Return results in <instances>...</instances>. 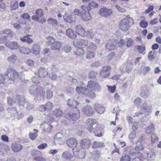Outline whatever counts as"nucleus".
Here are the masks:
<instances>
[{
  "label": "nucleus",
  "mask_w": 161,
  "mask_h": 161,
  "mask_svg": "<svg viewBox=\"0 0 161 161\" xmlns=\"http://www.w3.org/2000/svg\"><path fill=\"white\" fill-rule=\"evenodd\" d=\"M86 123L88 126L87 129L89 132L93 133L95 136L98 137L102 136V134L101 133L97 134L96 133L97 125L95 119H89L87 120Z\"/></svg>",
  "instance_id": "obj_1"
},
{
  "label": "nucleus",
  "mask_w": 161,
  "mask_h": 161,
  "mask_svg": "<svg viewBox=\"0 0 161 161\" xmlns=\"http://www.w3.org/2000/svg\"><path fill=\"white\" fill-rule=\"evenodd\" d=\"M134 24L132 18L127 15L126 18L123 19L119 23V28L123 31H126Z\"/></svg>",
  "instance_id": "obj_2"
},
{
  "label": "nucleus",
  "mask_w": 161,
  "mask_h": 161,
  "mask_svg": "<svg viewBox=\"0 0 161 161\" xmlns=\"http://www.w3.org/2000/svg\"><path fill=\"white\" fill-rule=\"evenodd\" d=\"M46 42L50 46L51 50H53L59 49L62 46V43L59 41H56V39L52 36H48L46 38Z\"/></svg>",
  "instance_id": "obj_3"
},
{
  "label": "nucleus",
  "mask_w": 161,
  "mask_h": 161,
  "mask_svg": "<svg viewBox=\"0 0 161 161\" xmlns=\"http://www.w3.org/2000/svg\"><path fill=\"white\" fill-rule=\"evenodd\" d=\"M75 90L79 94H83L92 98H95L96 97V94L92 90H89L86 87L77 86Z\"/></svg>",
  "instance_id": "obj_4"
},
{
  "label": "nucleus",
  "mask_w": 161,
  "mask_h": 161,
  "mask_svg": "<svg viewBox=\"0 0 161 161\" xmlns=\"http://www.w3.org/2000/svg\"><path fill=\"white\" fill-rule=\"evenodd\" d=\"M5 75H7L8 77L7 79L6 80L8 81V84L14 82V81L17 80L19 77L18 73L15 70L11 69H8Z\"/></svg>",
  "instance_id": "obj_5"
},
{
  "label": "nucleus",
  "mask_w": 161,
  "mask_h": 161,
  "mask_svg": "<svg viewBox=\"0 0 161 161\" xmlns=\"http://www.w3.org/2000/svg\"><path fill=\"white\" fill-rule=\"evenodd\" d=\"M82 9L81 18L85 21L90 20L92 19V16L90 13L91 9L88 6L83 5L81 6Z\"/></svg>",
  "instance_id": "obj_6"
},
{
  "label": "nucleus",
  "mask_w": 161,
  "mask_h": 161,
  "mask_svg": "<svg viewBox=\"0 0 161 161\" xmlns=\"http://www.w3.org/2000/svg\"><path fill=\"white\" fill-rule=\"evenodd\" d=\"M86 86L90 88L91 90L93 91L100 92L102 89V86L97 82L91 80L89 81L87 83Z\"/></svg>",
  "instance_id": "obj_7"
},
{
  "label": "nucleus",
  "mask_w": 161,
  "mask_h": 161,
  "mask_svg": "<svg viewBox=\"0 0 161 161\" xmlns=\"http://www.w3.org/2000/svg\"><path fill=\"white\" fill-rule=\"evenodd\" d=\"M75 112H70L66 115L65 116V118L68 120L73 121L78 120L80 117L79 109L77 108H75Z\"/></svg>",
  "instance_id": "obj_8"
},
{
  "label": "nucleus",
  "mask_w": 161,
  "mask_h": 161,
  "mask_svg": "<svg viewBox=\"0 0 161 161\" xmlns=\"http://www.w3.org/2000/svg\"><path fill=\"white\" fill-rule=\"evenodd\" d=\"M112 13L111 9L105 7L101 8L98 11L99 14L101 16L105 17L110 16L112 14Z\"/></svg>",
  "instance_id": "obj_9"
},
{
  "label": "nucleus",
  "mask_w": 161,
  "mask_h": 161,
  "mask_svg": "<svg viewBox=\"0 0 161 161\" xmlns=\"http://www.w3.org/2000/svg\"><path fill=\"white\" fill-rule=\"evenodd\" d=\"M5 46L12 50H17L20 47L19 43L16 41H8L5 42Z\"/></svg>",
  "instance_id": "obj_10"
},
{
  "label": "nucleus",
  "mask_w": 161,
  "mask_h": 161,
  "mask_svg": "<svg viewBox=\"0 0 161 161\" xmlns=\"http://www.w3.org/2000/svg\"><path fill=\"white\" fill-rule=\"evenodd\" d=\"M74 156L80 158H84L85 157L86 151L85 149L81 148L80 150L77 148L76 149L73 151Z\"/></svg>",
  "instance_id": "obj_11"
},
{
  "label": "nucleus",
  "mask_w": 161,
  "mask_h": 161,
  "mask_svg": "<svg viewBox=\"0 0 161 161\" xmlns=\"http://www.w3.org/2000/svg\"><path fill=\"white\" fill-rule=\"evenodd\" d=\"M117 41L116 39L109 40L106 45V48L109 50H114L117 47Z\"/></svg>",
  "instance_id": "obj_12"
},
{
  "label": "nucleus",
  "mask_w": 161,
  "mask_h": 161,
  "mask_svg": "<svg viewBox=\"0 0 161 161\" xmlns=\"http://www.w3.org/2000/svg\"><path fill=\"white\" fill-rule=\"evenodd\" d=\"M66 144L69 147L72 148L73 150H76L78 147V143L76 140L73 138H70L66 141Z\"/></svg>",
  "instance_id": "obj_13"
},
{
  "label": "nucleus",
  "mask_w": 161,
  "mask_h": 161,
  "mask_svg": "<svg viewBox=\"0 0 161 161\" xmlns=\"http://www.w3.org/2000/svg\"><path fill=\"white\" fill-rule=\"evenodd\" d=\"M53 105V103L50 102L47 103L45 105H41L39 107L40 110L42 112L48 111L52 109Z\"/></svg>",
  "instance_id": "obj_14"
},
{
  "label": "nucleus",
  "mask_w": 161,
  "mask_h": 161,
  "mask_svg": "<svg viewBox=\"0 0 161 161\" xmlns=\"http://www.w3.org/2000/svg\"><path fill=\"white\" fill-rule=\"evenodd\" d=\"M88 44V41L86 40H75L74 42V45L76 47H80L82 46L83 47H86Z\"/></svg>",
  "instance_id": "obj_15"
},
{
  "label": "nucleus",
  "mask_w": 161,
  "mask_h": 161,
  "mask_svg": "<svg viewBox=\"0 0 161 161\" xmlns=\"http://www.w3.org/2000/svg\"><path fill=\"white\" fill-rule=\"evenodd\" d=\"M82 111L86 115L90 116L94 113L93 108L90 106L86 105L82 108Z\"/></svg>",
  "instance_id": "obj_16"
},
{
  "label": "nucleus",
  "mask_w": 161,
  "mask_h": 161,
  "mask_svg": "<svg viewBox=\"0 0 161 161\" xmlns=\"http://www.w3.org/2000/svg\"><path fill=\"white\" fill-rule=\"evenodd\" d=\"M63 17L64 20L69 23L74 22L75 20V18L73 14H68L66 12Z\"/></svg>",
  "instance_id": "obj_17"
},
{
  "label": "nucleus",
  "mask_w": 161,
  "mask_h": 161,
  "mask_svg": "<svg viewBox=\"0 0 161 161\" xmlns=\"http://www.w3.org/2000/svg\"><path fill=\"white\" fill-rule=\"evenodd\" d=\"M110 68L109 66H104L100 72V74L102 77L105 78L108 77L110 75L109 70Z\"/></svg>",
  "instance_id": "obj_18"
},
{
  "label": "nucleus",
  "mask_w": 161,
  "mask_h": 161,
  "mask_svg": "<svg viewBox=\"0 0 161 161\" xmlns=\"http://www.w3.org/2000/svg\"><path fill=\"white\" fill-rule=\"evenodd\" d=\"M35 74H37L40 77H44L48 75V72L44 67H41L38 69L37 72H35Z\"/></svg>",
  "instance_id": "obj_19"
},
{
  "label": "nucleus",
  "mask_w": 161,
  "mask_h": 161,
  "mask_svg": "<svg viewBox=\"0 0 161 161\" xmlns=\"http://www.w3.org/2000/svg\"><path fill=\"white\" fill-rule=\"evenodd\" d=\"M81 147L83 149L88 148L91 145V141L90 140L85 139L82 140L80 142Z\"/></svg>",
  "instance_id": "obj_20"
},
{
  "label": "nucleus",
  "mask_w": 161,
  "mask_h": 161,
  "mask_svg": "<svg viewBox=\"0 0 161 161\" xmlns=\"http://www.w3.org/2000/svg\"><path fill=\"white\" fill-rule=\"evenodd\" d=\"M52 126L45 122L42 124L40 125V127L43 129V130L46 132L50 134L51 132Z\"/></svg>",
  "instance_id": "obj_21"
},
{
  "label": "nucleus",
  "mask_w": 161,
  "mask_h": 161,
  "mask_svg": "<svg viewBox=\"0 0 161 161\" xmlns=\"http://www.w3.org/2000/svg\"><path fill=\"white\" fill-rule=\"evenodd\" d=\"M16 102L18 104L19 106H23L25 105L27 102L25 101V99L24 97L19 95H17L15 97Z\"/></svg>",
  "instance_id": "obj_22"
},
{
  "label": "nucleus",
  "mask_w": 161,
  "mask_h": 161,
  "mask_svg": "<svg viewBox=\"0 0 161 161\" xmlns=\"http://www.w3.org/2000/svg\"><path fill=\"white\" fill-rule=\"evenodd\" d=\"M94 107L97 113L99 114H103L106 110L105 108L100 104H95Z\"/></svg>",
  "instance_id": "obj_23"
},
{
  "label": "nucleus",
  "mask_w": 161,
  "mask_h": 161,
  "mask_svg": "<svg viewBox=\"0 0 161 161\" xmlns=\"http://www.w3.org/2000/svg\"><path fill=\"white\" fill-rule=\"evenodd\" d=\"M141 96L144 98H147L149 95V89L146 86H144L141 88Z\"/></svg>",
  "instance_id": "obj_24"
},
{
  "label": "nucleus",
  "mask_w": 161,
  "mask_h": 161,
  "mask_svg": "<svg viewBox=\"0 0 161 161\" xmlns=\"http://www.w3.org/2000/svg\"><path fill=\"white\" fill-rule=\"evenodd\" d=\"M36 96H41L43 99L45 96L44 89L41 86H38Z\"/></svg>",
  "instance_id": "obj_25"
},
{
  "label": "nucleus",
  "mask_w": 161,
  "mask_h": 161,
  "mask_svg": "<svg viewBox=\"0 0 161 161\" xmlns=\"http://www.w3.org/2000/svg\"><path fill=\"white\" fill-rule=\"evenodd\" d=\"M141 110L144 113L145 115L148 114L150 113V107L147 105V103L146 102H144L141 106Z\"/></svg>",
  "instance_id": "obj_26"
},
{
  "label": "nucleus",
  "mask_w": 161,
  "mask_h": 161,
  "mask_svg": "<svg viewBox=\"0 0 161 161\" xmlns=\"http://www.w3.org/2000/svg\"><path fill=\"white\" fill-rule=\"evenodd\" d=\"M12 150L15 152L20 151L23 148L22 146L19 143H14L11 145Z\"/></svg>",
  "instance_id": "obj_27"
},
{
  "label": "nucleus",
  "mask_w": 161,
  "mask_h": 161,
  "mask_svg": "<svg viewBox=\"0 0 161 161\" xmlns=\"http://www.w3.org/2000/svg\"><path fill=\"white\" fill-rule=\"evenodd\" d=\"M67 104L70 106H76L75 108H80L82 106L80 104L73 99H69L67 102Z\"/></svg>",
  "instance_id": "obj_28"
},
{
  "label": "nucleus",
  "mask_w": 161,
  "mask_h": 161,
  "mask_svg": "<svg viewBox=\"0 0 161 161\" xmlns=\"http://www.w3.org/2000/svg\"><path fill=\"white\" fill-rule=\"evenodd\" d=\"M73 157V155L72 153L69 151H66L62 154V158L65 160H70L72 159Z\"/></svg>",
  "instance_id": "obj_29"
},
{
  "label": "nucleus",
  "mask_w": 161,
  "mask_h": 161,
  "mask_svg": "<svg viewBox=\"0 0 161 161\" xmlns=\"http://www.w3.org/2000/svg\"><path fill=\"white\" fill-rule=\"evenodd\" d=\"M31 36L29 35H26L20 38V40L22 42H26L28 44H30L32 43L33 42V40L32 38L30 37Z\"/></svg>",
  "instance_id": "obj_30"
},
{
  "label": "nucleus",
  "mask_w": 161,
  "mask_h": 161,
  "mask_svg": "<svg viewBox=\"0 0 161 161\" xmlns=\"http://www.w3.org/2000/svg\"><path fill=\"white\" fill-rule=\"evenodd\" d=\"M66 35L69 37L74 39L77 36L76 33L70 29H68L66 31Z\"/></svg>",
  "instance_id": "obj_31"
},
{
  "label": "nucleus",
  "mask_w": 161,
  "mask_h": 161,
  "mask_svg": "<svg viewBox=\"0 0 161 161\" xmlns=\"http://www.w3.org/2000/svg\"><path fill=\"white\" fill-rule=\"evenodd\" d=\"M8 112L14 116L18 115V112L15 107H9L7 108Z\"/></svg>",
  "instance_id": "obj_32"
},
{
  "label": "nucleus",
  "mask_w": 161,
  "mask_h": 161,
  "mask_svg": "<svg viewBox=\"0 0 161 161\" xmlns=\"http://www.w3.org/2000/svg\"><path fill=\"white\" fill-rule=\"evenodd\" d=\"M76 34L77 33L80 36H83L85 33V31L83 27L80 25H78L76 26Z\"/></svg>",
  "instance_id": "obj_33"
},
{
  "label": "nucleus",
  "mask_w": 161,
  "mask_h": 161,
  "mask_svg": "<svg viewBox=\"0 0 161 161\" xmlns=\"http://www.w3.org/2000/svg\"><path fill=\"white\" fill-rule=\"evenodd\" d=\"M38 86L34 85L31 86L29 88V92L30 93L34 96H36V91Z\"/></svg>",
  "instance_id": "obj_34"
},
{
  "label": "nucleus",
  "mask_w": 161,
  "mask_h": 161,
  "mask_svg": "<svg viewBox=\"0 0 161 161\" xmlns=\"http://www.w3.org/2000/svg\"><path fill=\"white\" fill-rule=\"evenodd\" d=\"M31 51L35 54H38L40 51L39 45L37 44H34L31 49Z\"/></svg>",
  "instance_id": "obj_35"
},
{
  "label": "nucleus",
  "mask_w": 161,
  "mask_h": 161,
  "mask_svg": "<svg viewBox=\"0 0 161 161\" xmlns=\"http://www.w3.org/2000/svg\"><path fill=\"white\" fill-rule=\"evenodd\" d=\"M63 136L62 134L61 133H58L54 136V138L55 142L60 144L59 142H62V138Z\"/></svg>",
  "instance_id": "obj_36"
},
{
  "label": "nucleus",
  "mask_w": 161,
  "mask_h": 161,
  "mask_svg": "<svg viewBox=\"0 0 161 161\" xmlns=\"http://www.w3.org/2000/svg\"><path fill=\"white\" fill-rule=\"evenodd\" d=\"M7 61L10 63H14L17 60V57L15 54L11 55L7 59Z\"/></svg>",
  "instance_id": "obj_37"
},
{
  "label": "nucleus",
  "mask_w": 161,
  "mask_h": 161,
  "mask_svg": "<svg viewBox=\"0 0 161 161\" xmlns=\"http://www.w3.org/2000/svg\"><path fill=\"white\" fill-rule=\"evenodd\" d=\"M154 131V124L151 123L150 126H148L146 130V133L147 134L153 133Z\"/></svg>",
  "instance_id": "obj_38"
},
{
  "label": "nucleus",
  "mask_w": 161,
  "mask_h": 161,
  "mask_svg": "<svg viewBox=\"0 0 161 161\" xmlns=\"http://www.w3.org/2000/svg\"><path fill=\"white\" fill-rule=\"evenodd\" d=\"M53 116L57 117H60L62 115V110L60 108L54 109L53 111Z\"/></svg>",
  "instance_id": "obj_39"
},
{
  "label": "nucleus",
  "mask_w": 161,
  "mask_h": 161,
  "mask_svg": "<svg viewBox=\"0 0 161 161\" xmlns=\"http://www.w3.org/2000/svg\"><path fill=\"white\" fill-rule=\"evenodd\" d=\"M78 47V48L75 51V54L76 55L81 56L84 54L85 51L82 48L80 47Z\"/></svg>",
  "instance_id": "obj_40"
},
{
  "label": "nucleus",
  "mask_w": 161,
  "mask_h": 161,
  "mask_svg": "<svg viewBox=\"0 0 161 161\" xmlns=\"http://www.w3.org/2000/svg\"><path fill=\"white\" fill-rule=\"evenodd\" d=\"M47 21L49 24L52 25L55 27H56V25H58V22L56 19L49 18L48 19Z\"/></svg>",
  "instance_id": "obj_41"
},
{
  "label": "nucleus",
  "mask_w": 161,
  "mask_h": 161,
  "mask_svg": "<svg viewBox=\"0 0 161 161\" xmlns=\"http://www.w3.org/2000/svg\"><path fill=\"white\" fill-rule=\"evenodd\" d=\"M136 48L138 49V52L139 53L142 54L143 55H144L145 52V46L144 45H137L136 46Z\"/></svg>",
  "instance_id": "obj_42"
},
{
  "label": "nucleus",
  "mask_w": 161,
  "mask_h": 161,
  "mask_svg": "<svg viewBox=\"0 0 161 161\" xmlns=\"http://www.w3.org/2000/svg\"><path fill=\"white\" fill-rule=\"evenodd\" d=\"M104 146L103 143L98 142H94L92 143V148H97L103 147Z\"/></svg>",
  "instance_id": "obj_43"
},
{
  "label": "nucleus",
  "mask_w": 161,
  "mask_h": 161,
  "mask_svg": "<svg viewBox=\"0 0 161 161\" xmlns=\"http://www.w3.org/2000/svg\"><path fill=\"white\" fill-rule=\"evenodd\" d=\"M147 157L148 159L153 158L155 156V151L153 149H151L147 153Z\"/></svg>",
  "instance_id": "obj_44"
},
{
  "label": "nucleus",
  "mask_w": 161,
  "mask_h": 161,
  "mask_svg": "<svg viewBox=\"0 0 161 161\" xmlns=\"http://www.w3.org/2000/svg\"><path fill=\"white\" fill-rule=\"evenodd\" d=\"M97 48V46L96 44L93 42L89 43L87 47V49L91 50H94Z\"/></svg>",
  "instance_id": "obj_45"
},
{
  "label": "nucleus",
  "mask_w": 161,
  "mask_h": 161,
  "mask_svg": "<svg viewBox=\"0 0 161 161\" xmlns=\"http://www.w3.org/2000/svg\"><path fill=\"white\" fill-rule=\"evenodd\" d=\"M19 52L22 53L28 54L30 52L29 48L26 47H21L19 49Z\"/></svg>",
  "instance_id": "obj_46"
},
{
  "label": "nucleus",
  "mask_w": 161,
  "mask_h": 161,
  "mask_svg": "<svg viewBox=\"0 0 161 161\" xmlns=\"http://www.w3.org/2000/svg\"><path fill=\"white\" fill-rule=\"evenodd\" d=\"M97 73L94 71H92L88 74V78L90 79H94L97 75Z\"/></svg>",
  "instance_id": "obj_47"
},
{
  "label": "nucleus",
  "mask_w": 161,
  "mask_h": 161,
  "mask_svg": "<svg viewBox=\"0 0 161 161\" xmlns=\"http://www.w3.org/2000/svg\"><path fill=\"white\" fill-rule=\"evenodd\" d=\"M34 131L36 132L35 133H32L31 132H30L29 134L30 138L32 140H34L37 136V133L38 132V130L36 129H34Z\"/></svg>",
  "instance_id": "obj_48"
},
{
  "label": "nucleus",
  "mask_w": 161,
  "mask_h": 161,
  "mask_svg": "<svg viewBox=\"0 0 161 161\" xmlns=\"http://www.w3.org/2000/svg\"><path fill=\"white\" fill-rule=\"evenodd\" d=\"M3 34L8 35L9 36H12L14 34V33L10 29H4L3 30Z\"/></svg>",
  "instance_id": "obj_49"
},
{
  "label": "nucleus",
  "mask_w": 161,
  "mask_h": 161,
  "mask_svg": "<svg viewBox=\"0 0 161 161\" xmlns=\"http://www.w3.org/2000/svg\"><path fill=\"white\" fill-rule=\"evenodd\" d=\"M10 6L11 7V10L13 11L17 9L18 7V3L17 2H12L11 3Z\"/></svg>",
  "instance_id": "obj_50"
},
{
  "label": "nucleus",
  "mask_w": 161,
  "mask_h": 161,
  "mask_svg": "<svg viewBox=\"0 0 161 161\" xmlns=\"http://www.w3.org/2000/svg\"><path fill=\"white\" fill-rule=\"evenodd\" d=\"M127 42L126 44V46L128 47H130L133 44L134 42L133 39L130 38H126Z\"/></svg>",
  "instance_id": "obj_51"
},
{
  "label": "nucleus",
  "mask_w": 161,
  "mask_h": 161,
  "mask_svg": "<svg viewBox=\"0 0 161 161\" xmlns=\"http://www.w3.org/2000/svg\"><path fill=\"white\" fill-rule=\"evenodd\" d=\"M95 56V53L93 52H89L87 53L86 57V59H90L92 58H94Z\"/></svg>",
  "instance_id": "obj_52"
},
{
  "label": "nucleus",
  "mask_w": 161,
  "mask_h": 161,
  "mask_svg": "<svg viewBox=\"0 0 161 161\" xmlns=\"http://www.w3.org/2000/svg\"><path fill=\"white\" fill-rule=\"evenodd\" d=\"M47 98L49 100L53 96V92L50 89H48L46 91Z\"/></svg>",
  "instance_id": "obj_53"
},
{
  "label": "nucleus",
  "mask_w": 161,
  "mask_h": 161,
  "mask_svg": "<svg viewBox=\"0 0 161 161\" xmlns=\"http://www.w3.org/2000/svg\"><path fill=\"white\" fill-rule=\"evenodd\" d=\"M89 6H88L90 7V9L91 10L90 7H92L93 8H97L99 6L98 4L94 1L89 3Z\"/></svg>",
  "instance_id": "obj_54"
},
{
  "label": "nucleus",
  "mask_w": 161,
  "mask_h": 161,
  "mask_svg": "<svg viewBox=\"0 0 161 161\" xmlns=\"http://www.w3.org/2000/svg\"><path fill=\"white\" fill-rule=\"evenodd\" d=\"M31 80L34 83L38 84L40 83V79L38 75L37 76H34L32 77Z\"/></svg>",
  "instance_id": "obj_55"
},
{
  "label": "nucleus",
  "mask_w": 161,
  "mask_h": 161,
  "mask_svg": "<svg viewBox=\"0 0 161 161\" xmlns=\"http://www.w3.org/2000/svg\"><path fill=\"white\" fill-rule=\"evenodd\" d=\"M120 161H130V157L127 155L122 156L120 158Z\"/></svg>",
  "instance_id": "obj_56"
},
{
  "label": "nucleus",
  "mask_w": 161,
  "mask_h": 161,
  "mask_svg": "<svg viewBox=\"0 0 161 161\" xmlns=\"http://www.w3.org/2000/svg\"><path fill=\"white\" fill-rule=\"evenodd\" d=\"M155 52L154 51H152L149 52L148 53V58L150 60H153L154 57L153 56V54Z\"/></svg>",
  "instance_id": "obj_57"
},
{
  "label": "nucleus",
  "mask_w": 161,
  "mask_h": 161,
  "mask_svg": "<svg viewBox=\"0 0 161 161\" xmlns=\"http://www.w3.org/2000/svg\"><path fill=\"white\" fill-rule=\"evenodd\" d=\"M142 102V99L140 97H137L135 99L134 101V103L136 105L139 106Z\"/></svg>",
  "instance_id": "obj_58"
},
{
  "label": "nucleus",
  "mask_w": 161,
  "mask_h": 161,
  "mask_svg": "<svg viewBox=\"0 0 161 161\" xmlns=\"http://www.w3.org/2000/svg\"><path fill=\"white\" fill-rule=\"evenodd\" d=\"M36 14L39 17H41L43 15V13L42 10L41 9H38L36 10Z\"/></svg>",
  "instance_id": "obj_59"
},
{
  "label": "nucleus",
  "mask_w": 161,
  "mask_h": 161,
  "mask_svg": "<svg viewBox=\"0 0 161 161\" xmlns=\"http://www.w3.org/2000/svg\"><path fill=\"white\" fill-rule=\"evenodd\" d=\"M140 25L142 27L145 28L147 26L148 23L146 21L142 20L140 22Z\"/></svg>",
  "instance_id": "obj_60"
},
{
  "label": "nucleus",
  "mask_w": 161,
  "mask_h": 161,
  "mask_svg": "<svg viewBox=\"0 0 161 161\" xmlns=\"http://www.w3.org/2000/svg\"><path fill=\"white\" fill-rule=\"evenodd\" d=\"M49 77L52 80H56L57 76L54 72H52L51 73L49 74Z\"/></svg>",
  "instance_id": "obj_61"
},
{
  "label": "nucleus",
  "mask_w": 161,
  "mask_h": 161,
  "mask_svg": "<svg viewBox=\"0 0 161 161\" xmlns=\"http://www.w3.org/2000/svg\"><path fill=\"white\" fill-rule=\"evenodd\" d=\"M86 36L89 38L92 39L94 37V34L92 31L91 30H88L86 33Z\"/></svg>",
  "instance_id": "obj_62"
},
{
  "label": "nucleus",
  "mask_w": 161,
  "mask_h": 161,
  "mask_svg": "<svg viewBox=\"0 0 161 161\" xmlns=\"http://www.w3.org/2000/svg\"><path fill=\"white\" fill-rule=\"evenodd\" d=\"M136 132L135 131H132L129 135V138L131 140H133L136 137Z\"/></svg>",
  "instance_id": "obj_63"
},
{
  "label": "nucleus",
  "mask_w": 161,
  "mask_h": 161,
  "mask_svg": "<svg viewBox=\"0 0 161 161\" xmlns=\"http://www.w3.org/2000/svg\"><path fill=\"white\" fill-rule=\"evenodd\" d=\"M34 159L36 161H45V159L44 157L42 156H35L34 158Z\"/></svg>",
  "instance_id": "obj_64"
}]
</instances>
